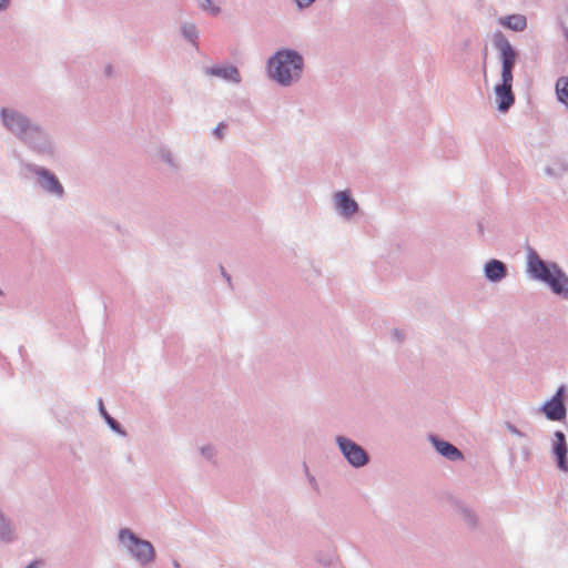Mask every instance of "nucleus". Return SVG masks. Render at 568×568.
Returning <instances> with one entry per match:
<instances>
[{
    "instance_id": "22",
    "label": "nucleus",
    "mask_w": 568,
    "mask_h": 568,
    "mask_svg": "<svg viewBox=\"0 0 568 568\" xmlns=\"http://www.w3.org/2000/svg\"><path fill=\"white\" fill-rule=\"evenodd\" d=\"M311 2H302V1H298L297 4H298V9H303L304 7H306L307 4H310Z\"/></svg>"
},
{
    "instance_id": "21",
    "label": "nucleus",
    "mask_w": 568,
    "mask_h": 568,
    "mask_svg": "<svg viewBox=\"0 0 568 568\" xmlns=\"http://www.w3.org/2000/svg\"><path fill=\"white\" fill-rule=\"evenodd\" d=\"M100 412H101V414L103 415V417H105V414H108V413H106V410H105V408H104V406H103L102 400H100Z\"/></svg>"
},
{
    "instance_id": "5",
    "label": "nucleus",
    "mask_w": 568,
    "mask_h": 568,
    "mask_svg": "<svg viewBox=\"0 0 568 568\" xmlns=\"http://www.w3.org/2000/svg\"><path fill=\"white\" fill-rule=\"evenodd\" d=\"M1 113L4 125L21 139L28 140L29 131L40 134L39 129L32 126L29 121L18 112L3 109Z\"/></svg>"
},
{
    "instance_id": "15",
    "label": "nucleus",
    "mask_w": 568,
    "mask_h": 568,
    "mask_svg": "<svg viewBox=\"0 0 568 568\" xmlns=\"http://www.w3.org/2000/svg\"><path fill=\"white\" fill-rule=\"evenodd\" d=\"M556 94L558 100L568 108V78L561 77L557 80Z\"/></svg>"
},
{
    "instance_id": "25",
    "label": "nucleus",
    "mask_w": 568,
    "mask_h": 568,
    "mask_svg": "<svg viewBox=\"0 0 568 568\" xmlns=\"http://www.w3.org/2000/svg\"><path fill=\"white\" fill-rule=\"evenodd\" d=\"M37 564H38V562H32V564H30L27 568H36Z\"/></svg>"
},
{
    "instance_id": "19",
    "label": "nucleus",
    "mask_w": 568,
    "mask_h": 568,
    "mask_svg": "<svg viewBox=\"0 0 568 568\" xmlns=\"http://www.w3.org/2000/svg\"><path fill=\"white\" fill-rule=\"evenodd\" d=\"M104 418L113 429H118V423L109 414H105Z\"/></svg>"
},
{
    "instance_id": "14",
    "label": "nucleus",
    "mask_w": 568,
    "mask_h": 568,
    "mask_svg": "<svg viewBox=\"0 0 568 568\" xmlns=\"http://www.w3.org/2000/svg\"><path fill=\"white\" fill-rule=\"evenodd\" d=\"M499 22L506 28L511 29L514 31H523L527 24L526 18L521 14H511L501 18Z\"/></svg>"
},
{
    "instance_id": "6",
    "label": "nucleus",
    "mask_w": 568,
    "mask_h": 568,
    "mask_svg": "<svg viewBox=\"0 0 568 568\" xmlns=\"http://www.w3.org/2000/svg\"><path fill=\"white\" fill-rule=\"evenodd\" d=\"M337 442L344 456L353 466L361 467L367 463V455L362 447L344 437H338Z\"/></svg>"
},
{
    "instance_id": "24",
    "label": "nucleus",
    "mask_w": 568,
    "mask_h": 568,
    "mask_svg": "<svg viewBox=\"0 0 568 568\" xmlns=\"http://www.w3.org/2000/svg\"><path fill=\"white\" fill-rule=\"evenodd\" d=\"M183 32H184L187 37H191V34H192V32H191V31H190V32L187 31V28H184V29H183Z\"/></svg>"
},
{
    "instance_id": "9",
    "label": "nucleus",
    "mask_w": 568,
    "mask_h": 568,
    "mask_svg": "<svg viewBox=\"0 0 568 568\" xmlns=\"http://www.w3.org/2000/svg\"><path fill=\"white\" fill-rule=\"evenodd\" d=\"M556 440L554 445V453L557 457L558 467L562 471H568V462L566 459L567 455V444L564 433L557 432L555 434Z\"/></svg>"
},
{
    "instance_id": "1",
    "label": "nucleus",
    "mask_w": 568,
    "mask_h": 568,
    "mask_svg": "<svg viewBox=\"0 0 568 568\" xmlns=\"http://www.w3.org/2000/svg\"><path fill=\"white\" fill-rule=\"evenodd\" d=\"M302 68V57L292 50H281L268 61L271 78L284 85L298 79Z\"/></svg>"
},
{
    "instance_id": "4",
    "label": "nucleus",
    "mask_w": 568,
    "mask_h": 568,
    "mask_svg": "<svg viewBox=\"0 0 568 568\" xmlns=\"http://www.w3.org/2000/svg\"><path fill=\"white\" fill-rule=\"evenodd\" d=\"M494 44L499 51L501 61V80L513 81V68L517 61V52L500 32L494 36Z\"/></svg>"
},
{
    "instance_id": "7",
    "label": "nucleus",
    "mask_w": 568,
    "mask_h": 568,
    "mask_svg": "<svg viewBox=\"0 0 568 568\" xmlns=\"http://www.w3.org/2000/svg\"><path fill=\"white\" fill-rule=\"evenodd\" d=\"M565 388L561 386L556 395L542 406V412L548 419L561 420L566 416V407L562 402V394Z\"/></svg>"
},
{
    "instance_id": "23",
    "label": "nucleus",
    "mask_w": 568,
    "mask_h": 568,
    "mask_svg": "<svg viewBox=\"0 0 568 568\" xmlns=\"http://www.w3.org/2000/svg\"><path fill=\"white\" fill-rule=\"evenodd\" d=\"M7 3L8 2H0V10H6L7 9Z\"/></svg>"
},
{
    "instance_id": "20",
    "label": "nucleus",
    "mask_w": 568,
    "mask_h": 568,
    "mask_svg": "<svg viewBox=\"0 0 568 568\" xmlns=\"http://www.w3.org/2000/svg\"><path fill=\"white\" fill-rule=\"evenodd\" d=\"M225 129L224 124H219L216 129L214 130V133L221 139L223 135V130Z\"/></svg>"
},
{
    "instance_id": "8",
    "label": "nucleus",
    "mask_w": 568,
    "mask_h": 568,
    "mask_svg": "<svg viewBox=\"0 0 568 568\" xmlns=\"http://www.w3.org/2000/svg\"><path fill=\"white\" fill-rule=\"evenodd\" d=\"M511 85L513 81L501 80V84L495 88L498 109L503 112H506L515 101Z\"/></svg>"
},
{
    "instance_id": "13",
    "label": "nucleus",
    "mask_w": 568,
    "mask_h": 568,
    "mask_svg": "<svg viewBox=\"0 0 568 568\" xmlns=\"http://www.w3.org/2000/svg\"><path fill=\"white\" fill-rule=\"evenodd\" d=\"M434 445L438 453H440L443 456L450 460H457L463 457L462 453L455 446L447 442L434 440Z\"/></svg>"
},
{
    "instance_id": "3",
    "label": "nucleus",
    "mask_w": 568,
    "mask_h": 568,
    "mask_svg": "<svg viewBox=\"0 0 568 568\" xmlns=\"http://www.w3.org/2000/svg\"><path fill=\"white\" fill-rule=\"evenodd\" d=\"M120 541L130 550L132 556L140 562L146 564L153 560V546L146 540L139 539L130 530H121Z\"/></svg>"
},
{
    "instance_id": "12",
    "label": "nucleus",
    "mask_w": 568,
    "mask_h": 568,
    "mask_svg": "<svg viewBox=\"0 0 568 568\" xmlns=\"http://www.w3.org/2000/svg\"><path fill=\"white\" fill-rule=\"evenodd\" d=\"M485 274L490 281H499L506 275L505 265L497 260H491L485 266Z\"/></svg>"
},
{
    "instance_id": "2",
    "label": "nucleus",
    "mask_w": 568,
    "mask_h": 568,
    "mask_svg": "<svg viewBox=\"0 0 568 568\" xmlns=\"http://www.w3.org/2000/svg\"><path fill=\"white\" fill-rule=\"evenodd\" d=\"M528 271L534 277L547 283L554 293L568 294L567 275L556 264H546L535 252L528 256Z\"/></svg>"
},
{
    "instance_id": "18",
    "label": "nucleus",
    "mask_w": 568,
    "mask_h": 568,
    "mask_svg": "<svg viewBox=\"0 0 568 568\" xmlns=\"http://www.w3.org/2000/svg\"><path fill=\"white\" fill-rule=\"evenodd\" d=\"M9 531V528L8 526L6 525V520L2 516V514H0V537L2 539H4L7 537V532Z\"/></svg>"
},
{
    "instance_id": "16",
    "label": "nucleus",
    "mask_w": 568,
    "mask_h": 568,
    "mask_svg": "<svg viewBox=\"0 0 568 568\" xmlns=\"http://www.w3.org/2000/svg\"><path fill=\"white\" fill-rule=\"evenodd\" d=\"M213 74L223 77L225 79L239 82L240 81V73L236 68L229 67V68H221L215 69L212 71Z\"/></svg>"
},
{
    "instance_id": "11",
    "label": "nucleus",
    "mask_w": 568,
    "mask_h": 568,
    "mask_svg": "<svg viewBox=\"0 0 568 568\" xmlns=\"http://www.w3.org/2000/svg\"><path fill=\"white\" fill-rule=\"evenodd\" d=\"M40 184L43 189L49 192L61 195L63 193V187L59 183V181L54 178V175L50 174L47 171H42L39 173Z\"/></svg>"
},
{
    "instance_id": "17",
    "label": "nucleus",
    "mask_w": 568,
    "mask_h": 568,
    "mask_svg": "<svg viewBox=\"0 0 568 568\" xmlns=\"http://www.w3.org/2000/svg\"><path fill=\"white\" fill-rule=\"evenodd\" d=\"M202 10L212 16H215L220 12V8L215 2H202Z\"/></svg>"
},
{
    "instance_id": "10",
    "label": "nucleus",
    "mask_w": 568,
    "mask_h": 568,
    "mask_svg": "<svg viewBox=\"0 0 568 568\" xmlns=\"http://www.w3.org/2000/svg\"><path fill=\"white\" fill-rule=\"evenodd\" d=\"M335 203L336 207L345 216L354 214L358 209L357 203L349 197L346 191H341L335 194Z\"/></svg>"
}]
</instances>
